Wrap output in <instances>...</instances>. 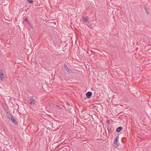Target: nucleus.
Listing matches in <instances>:
<instances>
[{
	"instance_id": "1",
	"label": "nucleus",
	"mask_w": 151,
	"mask_h": 151,
	"mask_svg": "<svg viewBox=\"0 0 151 151\" xmlns=\"http://www.w3.org/2000/svg\"><path fill=\"white\" fill-rule=\"evenodd\" d=\"M7 117L10 120L12 121V122L14 123L15 124L17 125V122L16 121L15 119L14 118L13 116L11 117V115L8 112H6V114Z\"/></svg>"
},
{
	"instance_id": "2",
	"label": "nucleus",
	"mask_w": 151,
	"mask_h": 151,
	"mask_svg": "<svg viewBox=\"0 0 151 151\" xmlns=\"http://www.w3.org/2000/svg\"><path fill=\"white\" fill-rule=\"evenodd\" d=\"M119 139V136L118 135L114 140L113 142V146L115 148H117L119 145V143L118 142Z\"/></svg>"
},
{
	"instance_id": "3",
	"label": "nucleus",
	"mask_w": 151,
	"mask_h": 151,
	"mask_svg": "<svg viewBox=\"0 0 151 151\" xmlns=\"http://www.w3.org/2000/svg\"><path fill=\"white\" fill-rule=\"evenodd\" d=\"M35 98L34 97V96H31L30 97L29 102L31 104H35L36 102V101L35 99Z\"/></svg>"
},
{
	"instance_id": "4",
	"label": "nucleus",
	"mask_w": 151,
	"mask_h": 151,
	"mask_svg": "<svg viewBox=\"0 0 151 151\" xmlns=\"http://www.w3.org/2000/svg\"><path fill=\"white\" fill-rule=\"evenodd\" d=\"M1 105L5 111L6 112H7V111L8 110V106L6 104V103L4 102H2L1 103Z\"/></svg>"
},
{
	"instance_id": "5",
	"label": "nucleus",
	"mask_w": 151,
	"mask_h": 151,
	"mask_svg": "<svg viewBox=\"0 0 151 151\" xmlns=\"http://www.w3.org/2000/svg\"><path fill=\"white\" fill-rule=\"evenodd\" d=\"M64 66L65 70L68 72V73H70L71 72V70H70L69 68L66 65V64H64Z\"/></svg>"
},
{
	"instance_id": "6",
	"label": "nucleus",
	"mask_w": 151,
	"mask_h": 151,
	"mask_svg": "<svg viewBox=\"0 0 151 151\" xmlns=\"http://www.w3.org/2000/svg\"><path fill=\"white\" fill-rule=\"evenodd\" d=\"M24 21L26 22L28 24V25L30 26V27L31 28H32L33 26H32V25L31 24L30 22L27 19V18H25V19H24Z\"/></svg>"
},
{
	"instance_id": "7",
	"label": "nucleus",
	"mask_w": 151,
	"mask_h": 151,
	"mask_svg": "<svg viewBox=\"0 0 151 151\" xmlns=\"http://www.w3.org/2000/svg\"><path fill=\"white\" fill-rule=\"evenodd\" d=\"M92 95V93L90 91H88L86 93V96L88 99H89L91 97Z\"/></svg>"
},
{
	"instance_id": "8",
	"label": "nucleus",
	"mask_w": 151,
	"mask_h": 151,
	"mask_svg": "<svg viewBox=\"0 0 151 151\" xmlns=\"http://www.w3.org/2000/svg\"><path fill=\"white\" fill-rule=\"evenodd\" d=\"M4 78L3 71L2 70H0V78L1 80H2Z\"/></svg>"
},
{
	"instance_id": "9",
	"label": "nucleus",
	"mask_w": 151,
	"mask_h": 151,
	"mask_svg": "<svg viewBox=\"0 0 151 151\" xmlns=\"http://www.w3.org/2000/svg\"><path fill=\"white\" fill-rule=\"evenodd\" d=\"M123 129V127H122L121 126L118 127L116 130V131L117 132H120L122 129Z\"/></svg>"
},
{
	"instance_id": "10",
	"label": "nucleus",
	"mask_w": 151,
	"mask_h": 151,
	"mask_svg": "<svg viewBox=\"0 0 151 151\" xmlns=\"http://www.w3.org/2000/svg\"><path fill=\"white\" fill-rule=\"evenodd\" d=\"M144 8L145 10L146 13L147 14H149V12L148 9H147V8L145 6H144Z\"/></svg>"
},
{
	"instance_id": "11",
	"label": "nucleus",
	"mask_w": 151,
	"mask_h": 151,
	"mask_svg": "<svg viewBox=\"0 0 151 151\" xmlns=\"http://www.w3.org/2000/svg\"><path fill=\"white\" fill-rule=\"evenodd\" d=\"M83 19L86 22L88 21V19L86 17H83Z\"/></svg>"
},
{
	"instance_id": "12",
	"label": "nucleus",
	"mask_w": 151,
	"mask_h": 151,
	"mask_svg": "<svg viewBox=\"0 0 151 151\" xmlns=\"http://www.w3.org/2000/svg\"><path fill=\"white\" fill-rule=\"evenodd\" d=\"M108 132H110L111 133H112L113 132L111 127H108Z\"/></svg>"
},
{
	"instance_id": "13",
	"label": "nucleus",
	"mask_w": 151,
	"mask_h": 151,
	"mask_svg": "<svg viewBox=\"0 0 151 151\" xmlns=\"http://www.w3.org/2000/svg\"><path fill=\"white\" fill-rule=\"evenodd\" d=\"M26 1L29 4H31L33 3L32 0H26Z\"/></svg>"
},
{
	"instance_id": "14",
	"label": "nucleus",
	"mask_w": 151,
	"mask_h": 151,
	"mask_svg": "<svg viewBox=\"0 0 151 151\" xmlns=\"http://www.w3.org/2000/svg\"><path fill=\"white\" fill-rule=\"evenodd\" d=\"M56 106L60 109H62L61 107L59 105H56Z\"/></svg>"
},
{
	"instance_id": "15",
	"label": "nucleus",
	"mask_w": 151,
	"mask_h": 151,
	"mask_svg": "<svg viewBox=\"0 0 151 151\" xmlns=\"http://www.w3.org/2000/svg\"><path fill=\"white\" fill-rule=\"evenodd\" d=\"M110 122V121L109 120V119H108L107 120V121H106V123H108V124H109V123Z\"/></svg>"
},
{
	"instance_id": "16",
	"label": "nucleus",
	"mask_w": 151,
	"mask_h": 151,
	"mask_svg": "<svg viewBox=\"0 0 151 151\" xmlns=\"http://www.w3.org/2000/svg\"><path fill=\"white\" fill-rule=\"evenodd\" d=\"M67 104L68 106H70V104L68 103H67Z\"/></svg>"
},
{
	"instance_id": "17",
	"label": "nucleus",
	"mask_w": 151,
	"mask_h": 151,
	"mask_svg": "<svg viewBox=\"0 0 151 151\" xmlns=\"http://www.w3.org/2000/svg\"><path fill=\"white\" fill-rule=\"evenodd\" d=\"M86 53L88 54V52H86Z\"/></svg>"
}]
</instances>
